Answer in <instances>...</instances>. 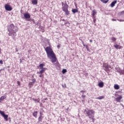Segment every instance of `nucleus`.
Here are the masks:
<instances>
[{
	"mask_svg": "<svg viewBox=\"0 0 124 124\" xmlns=\"http://www.w3.org/2000/svg\"><path fill=\"white\" fill-rule=\"evenodd\" d=\"M39 66H40L41 69L46 68H44L43 67V66H44V64H40Z\"/></svg>",
	"mask_w": 124,
	"mask_h": 124,
	"instance_id": "a878e982",
	"label": "nucleus"
},
{
	"mask_svg": "<svg viewBox=\"0 0 124 124\" xmlns=\"http://www.w3.org/2000/svg\"><path fill=\"white\" fill-rule=\"evenodd\" d=\"M103 3H107L108 0H100Z\"/></svg>",
	"mask_w": 124,
	"mask_h": 124,
	"instance_id": "393cba45",
	"label": "nucleus"
},
{
	"mask_svg": "<svg viewBox=\"0 0 124 124\" xmlns=\"http://www.w3.org/2000/svg\"><path fill=\"white\" fill-rule=\"evenodd\" d=\"M121 14H123V13H124V11H122V12H121Z\"/></svg>",
	"mask_w": 124,
	"mask_h": 124,
	"instance_id": "49530a36",
	"label": "nucleus"
},
{
	"mask_svg": "<svg viewBox=\"0 0 124 124\" xmlns=\"http://www.w3.org/2000/svg\"><path fill=\"white\" fill-rule=\"evenodd\" d=\"M16 52H18V49H17V48H16Z\"/></svg>",
	"mask_w": 124,
	"mask_h": 124,
	"instance_id": "09e8293b",
	"label": "nucleus"
},
{
	"mask_svg": "<svg viewBox=\"0 0 124 124\" xmlns=\"http://www.w3.org/2000/svg\"><path fill=\"white\" fill-rule=\"evenodd\" d=\"M0 52H1V49H0Z\"/></svg>",
	"mask_w": 124,
	"mask_h": 124,
	"instance_id": "6e6d98bb",
	"label": "nucleus"
},
{
	"mask_svg": "<svg viewBox=\"0 0 124 124\" xmlns=\"http://www.w3.org/2000/svg\"><path fill=\"white\" fill-rule=\"evenodd\" d=\"M105 67L106 68V69H105V71H107V70H108L109 67H110V66L106 65V66H105Z\"/></svg>",
	"mask_w": 124,
	"mask_h": 124,
	"instance_id": "4be33fe9",
	"label": "nucleus"
},
{
	"mask_svg": "<svg viewBox=\"0 0 124 124\" xmlns=\"http://www.w3.org/2000/svg\"><path fill=\"white\" fill-rule=\"evenodd\" d=\"M114 88L115 90H119V89H120V86H119V85L118 84H115L114 86Z\"/></svg>",
	"mask_w": 124,
	"mask_h": 124,
	"instance_id": "f8f14e48",
	"label": "nucleus"
},
{
	"mask_svg": "<svg viewBox=\"0 0 124 124\" xmlns=\"http://www.w3.org/2000/svg\"><path fill=\"white\" fill-rule=\"evenodd\" d=\"M67 109H68V108H67Z\"/></svg>",
	"mask_w": 124,
	"mask_h": 124,
	"instance_id": "bf43d9fd",
	"label": "nucleus"
},
{
	"mask_svg": "<svg viewBox=\"0 0 124 124\" xmlns=\"http://www.w3.org/2000/svg\"><path fill=\"white\" fill-rule=\"evenodd\" d=\"M26 21H28L29 22H31V19H27V20H26Z\"/></svg>",
	"mask_w": 124,
	"mask_h": 124,
	"instance_id": "4c0bfd02",
	"label": "nucleus"
},
{
	"mask_svg": "<svg viewBox=\"0 0 124 124\" xmlns=\"http://www.w3.org/2000/svg\"><path fill=\"white\" fill-rule=\"evenodd\" d=\"M62 10L64 12H65V15L68 16L69 15V11H68V5L66 3V2L65 1V3L63 2H62Z\"/></svg>",
	"mask_w": 124,
	"mask_h": 124,
	"instance_id": "7ed1b4c3",
	"label": "nucleus"
},
{
	"mask_svg": "<svg viewBox=\"0 0 124 124\" xmlns=\"http://www.w3.org/2000/svg\"><path fill=\"white\" fill-rule=\"evenodd\" d=\"M111 40H112V42H115V41H116V40H117V39H116V38L113 37L111 38Z\"/></svg>",
	"mask_w": 124,
	"mask_h": 124,
	"instance_id": "b1692460",
	"label": "nucleus"
},
{
	"mask_svg": "<svg viewBox=\"0 0 124 124\" xmlns=\"http://www.w3.org/2000/svg\"><path fill=\"white\" fill-rule=\"evenodd\" d=\"M0 64H3V62L2 60H0Z\"/></svg>",
	"mask_w": 124,
	"mask_h": 124,
	"instance_id": "72a5a7b5",
	"label": "nucleus"
},
{
	"mask_svg": "<svg viewBox=\"0 0 124 124\" xmlns=\"http://www.w3.org/2000/svg\"><path fill=\"white\" fill-rule=\"evenodd\" d=\"M83 46H84V47H86V45H85V44H83Z\"/></svg>",
	"mask_w": 124,
	"mask_h": 124,
	"instance_id": "3c124183",
	"label": "nucleus"
},
{
	"mask_svg": "<svg viewBox=\"0 0 124 124\" xmlns=\"http://www.w3.org/2000/svg\"><path fill=\"white\" fill-rule=\"evenodd\" d=\"M98 86L99 87H100V88H103V86H104V83H103V82H101L99 83Z\"/></svg>",
	"mask_w": 124,
	"mask_h": 124,
	"instance_id": "1a4fd4ad",
	"label": "nucleus"
},
{
	"mask_svg": "<svg viewBox=\"0 0 124 124\" xmlns=\"http://www.w3.org/2000/svg\"><path fill=\"white\" fill-rule=\"evenodd\" d=\"M3 118L4 119V120H5V121H6V122H7V121H8V115L7 114H5L3 116Z\"/></svg>",
	"mask_w": 124,
	"mask_h": 124,
	"instance_id": "4468645a",
	"label": "nucleus"
},
{
	"mask_svg": "<svg viewBox=\"0 0 124 124\" xmlns=\"http://www.w3.org/2000/svg\"><path fill=\"white\" fill-rule=\"evenodd\" d=\"M84 101H85V100H82V102H84Z\"/></svg>",
	"mask_w": 124,
	"mask_h": 124,
	"instance_id": "5fc2aeb1",
	"label": "nucleus"
},
{
	"mask_svg": "<svg viewBox=\"0 0 124 124\" xmlns=\"http://www.w3.org/2000/svg\"><path fill=\"white\" fill-rule=\"evenodd\" d=\"M7 28V30L9 31L8 33L9 36L14 37L17 35V34H16V32L18 31V27H17V26H15L13 24H11L8 26Z\"/></svg>",
	"mask_w": 124,
	"mask_h": 124,
	"instance_id": "f03ea898",
	"label": "nucleus"
},
{
	"mask_svg": "<svg viewBox=\"0 0 124 124\" xmlns=\"http://www.w3.org/2000/svg\"><path fill=\"white\" fill-rule=\"evenodd\" d=\"M78 11L77 9H73L72 10V12H73V13H74V14H75V13H77Z\"/></svg>",
	"mask_w": 124,
	"mask_h": 124,
	"instance_id": "2eb2a0df",
	"label": "nucleus"
},
{
	"mask_svg": "<svg viewBox=\"0 0 124 124\" xmlns=\"http://www.w3.org/2000/svg\"><path fill=\"white\" fill-rule=\"evenodd\" d=\"M40 116L42 117V113L41 112L40 113Z\"/></svg>",
	"mask_w": 124,
	"mask_h": 124,
	"instance_id": "37998d69",
	"label": "nucleus"
},
{
	"mask_svg": "<svg viewBox=\"0 0 124 124\" xmlns=\"http://www.w3.org/2000/svg\"><path fill=\"white\" fill-rule=\"evenodd\" d=\"M114 47H115L116 49H121V46L119 45H115L114 46Z\"/></svg>",
	"mask_w": 124,
	"mask_h": 124,
	"instance_id": "dca6fc26",
	"label": "nucleus"
},
{
	"mask_svg": "<svg viewBox=\"0 0 124 124\" xmlns=\"http://www.w3.org/2000/svg\"><path fill=\"white\" fill-rule=\"evenodd\" d=\"M112 21H117V20L113 18V19H112Z\"/></svg>",
	"mask_w": 124,
	"mask_h": 124,
	"instance_id": "c03bdc74",
	"label": "nucleus"
},
{
	"mask_svg": "<svg viewBox=\"0 0 124 124\" xmlns=\"http://www.w3.org/2000/svg\"><path fill=\"white\" fill-rule=\"evenodd\" d=\"M86 48L87 49V50L88 52H90V48H89V46H88V45H86Z\"/></svg>",
	"mask_w": 124,
	"mask_h": 124,
	"instance_id": "cd10ccee",
	"label": "nucleus"
},
{
	"mask_svg": "<svg viewBox=\"0 0 124 124\" xmlns=\"http://www.w3.org/2000/svg\"><path fill=\"white\" fill-rule=\"evenodd\" d=\"M32 3L34 5L37 4V0H32Z\"/></svg>",
	"mask_w": 124,
	"mask_h": 124,
	"instance_id": "f3484780",
	"label": "nucleus"
},
{
	"mask_svg": "<svg viewBox=\"0 0 124 124\" xmlns=\"http://www.w3.org/2000/svg\"><path fill=\"white\" fill-rule=\"evenodd\" d=\"M80 93H86V92L84 90L80 91Z\"/></svg>",
	"mask_w": 124,
	"mask_h": 124,
	"instance_id": "ea45409f",
	"label": "nucleus"
},
{
	"mask_svg": "<svg viewBox=\"0 0 124 124\" xmlns=\"http://www.w3.org/2000/svg\"><path fill=\"white\" fill-rule=\"evenodd\" d=\"M84 112H86L88 117H89V119H91V118H93V115H94L95 112L93 111V110L92 109H87L84 110Z\"/></svg>",
	"mask_w": 124,
	"mask_h": 124,
	"instance_id": "20e7f679",
	"label": "nucleus"
},
{
	"mask_svg": "<svg viewBox=\"0 0 124 124\" xmlns=\"http://www.w3.org/2000/svg\"><path fill=\"white\" fill-rule=\"evenodd\" d=\"M31 23H33V24H35V21L34 19H31Z\"/></svg>",
	"mask_w": 124,
	"mask_h": 124,
	"instance_id": "c756f323",
	"label": "nucleus"
},
{
	"mask_svg": "<svg viewBox=\"0 0 124 124\" xmlns=\"http://www.w3.org/2000/svg\"><path fill=\"white\" fill-rule=\"evenodd\" d=\"M0 114L1 115V116H2V117H3V116L5 115V113H4V111L1 110H0Z\"/></svg>",
	"mask_w": 124,
	"mask_h": 124,
	"instance_id": "5701e85b",
	"label": "nucleus"
},
{
	"mask_svg": "<svg viewBox=\"0 0 124 124\" xmlns=\"http://www.w3.org/2000/svg\"><path fill=\"white\" fill-rule=\"evenodd\" d=\"M82 44H83V45H84V44H85L84 43V42H82Z\"/></svg>",
	"mask_w": 124,
	"mask_h": 124,
	"instance_id": "4d7b16f0",
	"label": "nucleus"
},
{
	"mask_svg": "<svg viewBox=\"0 0 124 124\" xmlns=\"http://www.w3.org/2000/svg\"><path fill=\"white\" fill-rule=\"evenodd\" d=\"M81 97H82V98L84 99V98L86 97V95H84V93H83V94L81 95Z\"/></svg>",
	"mask_w": 124,
	"mask_h": 124,
	"instance_id": "473e14b6",
	"label": "nucleus"
},
{
	"mask_svg": "<svg viewBox=\"0 0 124 124\" xmlns=\"http://www.w3.org/2000/svg\"><path fill=\"white\" fill-rule=\"evenodd\" d=\"M118 72H119V73H120V75H124V71L123 70H120V71H118Z\"/></svg>",
	"mask_w": 124,
	"mask_h": 124,
	"instance_id": "6ab92c4d",
	"label": "nucleus"
},
{
	"mask_svg": "<svg viewBox=\"0 0 124 124\" xmlns=\"http://www.w3.org/2000/svg\"><path fill=\"white\" fill-rule=\"evenodd\" d=\"M62 21H63V22H65V19H62Z\"/></svg>",
	"mask_w": 124,
	"mask_h": 124,
	"instance_id": "de8ad7c7",
	"label": "nucleus"
},
{
	"mask_svg": "<svg viewBox=\"0 0 124 124\" xmlns=\"http://www.w3.org/2000/svg\"><path fill=\"white\" fill-rule=\"evenodd\" d=\"M67 72V70L66 69H63L62 70V74H64Z\"/></svg>",
	"mask_w": 124,
	"mask_h": 124,
	"instance_id": "aec40b11",
	"label": "nucleus"
},
{
	"mask_svg": "<svg viewBox=\"0 0 124 124\" xmlns=\"http://www.w3.org/2000/svg\"><path fill=\"white\" fill-rule=\"evenodd\" d=\"M23 15L26 19H30V18H31V15L28 13L24 14Z\"/></svg>",
	"mask_w": 124,
	"mask_h": 124,
	"instance_id": "0eeeda50",
	"label": "nucleus"
},
{
	"mask_svg": "<svg viewBox=\"0 0 124 124\" xmlns=\"http://www.w3.org/2000/svg\"><path fill=\"white\" fill-rule=\"evenodd\" d=\"M6 98V96H2L0 98V102H1V101H3V100L5 99Z\"/></svg>",
	"mask_w": 124,
	"mask_h": 124,
	"instance_id": "9b49d317",
	"label": "nucleus"
},
{
	"mask_svg": "<svg viewBox=\"0 0 124 124\" xmlns=\"http://www.w3.org/2000/svg\"><path fill=\"white\" fill-rule=\"evenodd\" d=\"M17 84L18 86H21V82H20V81H17Z\"/></svg>",
	"mask_w": 124,
	"mask_h": 124,
	"instance_id": "7c9ffc66",
	"label": "nucleus"
},
{
	"mask_svg": "<svg viewBox=\"0 0 124 124\" xmlns=\"http://www.w3.org/2000/svg\"><path fill=\"white\" fill-rule=\"evenodd\" d=\"M46 68L45 69H41V70L40 71V74H42V73H44V71H45Z\"/></svg>",
	"mask_w": 124,
	"mask_h": 124,
	"instance_id": "412c9836",
	"label": "nucleus"
},
{
	"mask_svg": "<svg viewBox=\"0 0 124 124\" xmlns=\"http://www.w3.org/2000/svg\"><path fill=\"white\" fill-rule=\"evenodd\" d=\"M97 13V12H96V11L95 10H93L92 11V16H93V17H94L95 16H94L95 15V14H96Z\"/></svg>",
	"mask_w": 124,
	"mask_h": 124,
	"instance_id": "9d476101",
	"label": "nucleus"
},
{
	"mask_svg": "<svg viewBox=\"0 0 124 124\" xmlns=\"http://www.w3.org/2000/svg\"><path fill=\"white\" fill-rule=\"evenodd\" d=\"M118 21H119V22H124V20H122V19H118Z\"/></svg>",
	"mask_w": 124,
	"mask_h": 124,
	"instance_id": "e433bc0d",
	"label": "nucleus"
},
{
	"mask_svg": "<svg viewBox=\"0 0 124 124\" xmlns=\"http://www.w3.org/2000/svg\"><path fill=\"white\" fill-rule=\"evenodd\" d=\"M57 48H58V49H59V48H61V46L58 45L57 46Z\"/></svg>",
	"mask_w": 124,
	"mask_h": 124,
	"instance_id": "a19ab883",
	"label": "nucleus"
},
{
	"mask_svg": "<svg viewBox=\"0 0 124 124\" xmlns=\"http://www.w3.org/2000/svg\"><path fill=\"white\" fill-rule=\"evenodd\" d=\"M62 86L63 87V85H62Z\"/></svg>",
	"mask_w": 124,
	"mask_h": 124,
	"instance_id": "13d9d810",
	"label": "nucleus"
},
{
	"mask_svg": "<svg viewBox=\"0 0 124 124\" xmlns=\"http://www.w3.org/2000/svg\"><path fill=\"white\" fill-rule=\"evenodd\" d=\"M47 58L51 60V62L54 63L57 62V57H56V54L54 53L53 49L50 46H47L45 48Z\"/></svg>",
	"mask_w": 124,
	"mask_h": 124,
	"instance_id": "f257e3e1",
	"label": "nucleus"
},
{
	"mask_svg": "<svg viewBox=\"0 0 124 124\" xmlns=\"http://www.w3.org/2000/svg\"><path fill=\"white\" fill-rule=\"evenodd\" d=\"M37 111H36L32 113V115L34 117V118H37Z\"/></svg>",
	"mask_w": 124,
	"mask_h": 124,
	"instance_id": "ddd939ff",
	"label": "nucleus"
},
{
	"mask_svg": "<svg viewBox=\"0 0 124 124\" xmlns=\"http://www.w3.org/2000/svg\"><path fill=\"white\" fill-rule=\"evenodd\" d=\"M90 42H91V43H92V42H93V40H90Z\"/></svg>",
	"mask_w": 124,
	"mask_h": 124,
	"instance_id": "8fccbe9b",
	"label": "nucleus"
},
{
	"mask_svg": "<svg viewBox=\"0 0 124 124\" xmlns=\"http://www.w3.org/2000/svg\"><path fill=\"white\" fill-rule=\"evenodd\" d=\"M35 25H36V26H38V24H39L38 22H37V23H35Z\"/></svg>",
	"mask_w": 124,
	"mask_h": 124,
	"instance_id": "a18cd8bd",
	"label": "nucleus"
},
{
	"mask_svg": "<svg viewBox=\"0 0 124 124\" xmlns=\"http://www.w3.org/2000/svg\"><path fill=\"white\" fill-rule=\"evenodd\" d=\"M20 62H22V59H20Z\"/></svg>",
	"mask_w": 124,
	"mask_h": 124,
	"instance_id": "603ef678",
	"label": "nucleus"
},
{
	"mask_svg": "<svg viewBox=\"0 0 124 124\" xmlns=\"http://www.w3.org/2000/svg\"><path fill=\"white\" fill-rule=\"evenodd\" d=\"M65 88H66V84H64Z\"/></svg>",
	"mask_w": 124,
	"mask_h": 124,
	"instance_id": "864d4df0",
	"label": "nucleus"
},
{
	"mask_svg": "<svg viewBox=\"0 0 124 124\" xmlns=\"http://www.w3.org/2000/svg\"><path fill=\"white\" fill-rule=\"evenodd\" d=\"M31 81H32V83L33 84L35 83V82H36V79H35V78H34L33 79H31Z\"/></svg>",
	"mask_w": 124,
	"mask_h": 124,
	"instance_id": "c85d7f7f",
	"label": "nucleus"
},
{
	"mask_svg": "<svg viewBox=\"0 0 124 124\" xmlns=\"http://www.w3.org/2000/svg\"><path fill=\"white\" fill-rule=\"evenodd\" d=\"M42 120H43V116H39L38 118V122H42Z\"/></svg>",
	"mask_w": 124,
	"mask_h": 124,
	"instance_id": "a211bd4d",
	"label": "nucleus"
},
{
	"mask_svg": "<svg viewBox=\"0 0 124 124\" xmlns=\"http://www.w3.org/2000/svg\"><path fill=\"white\" fill-rule=\"evenodd\" d=\"M117 3V0H115L114 1H112L110 4V6L111 7H114L115 6V5Z\"/></svg>",
	"mask_w": 124,
	"mask_h": 124,
	"instance_id": "6e6552de",
	"label": "nucleus"
},
{
	"mask_svg": "<svg viewBox=\"0 0 124 124\" xmlns=\"http://www.w3.org/2000/svg\"><path fill=\"white\" fill-rule=\"evenodd\" d=\"M88 75H89V74L88 73H85V76H88Z\"/></svg>",
	"mask_w": 124,
	"mask_h": 124,
	"instance_id": "79ce46f5",
	"label": "nucleus"
},
{
	"mask_svg": "<svg viewBox=\"0 0 124 124\" xmlns=\"http://www.w3.org/2000/svg\"><path fill=\"white\" fill-rule=\"evenodd\" d=\"M91 119H92V122H93V123H94V118H93V117H92Z\"/></svg>",
	"mask_w": 124,
	"mask_h": 124,
	"instance_id": "c9c22d12",
	"label": "nucleus"
},
{
	"mask_svg": "<svg viewBox=\"0 0 124 124\" xmlns=\"http://www.w3.org/2000/svg\"><path fill=\"white\" fill-rule=\"evenodd\" d=\"M39 77L40 78L43 77V75H42V74H41V75L39 76Z\"/></svg>",
	"mask_w": 124,
	"mask_h": 124,
	"instance_id": "58836bf2",
	"label": "nucleus"
},
{
	"mask_svg": "<svg viewBox=\"0 0 124 124\" xmlns=\"http://www.w3.org/2000/svg\"><path fill=\"white\" fill-rule=\"evenodd\" d=\"M5 9L7 10V11H11L13 8L10 6V5L6 4L5 5Z\"/></svg>",
	"mask_w": 124,
	"mask_h": 124,
	"instance_id": "423d86ee",
	"label": "nucleus"
},
{
	"mask_svg": "<svg viewBox=\"0 0 124 124\" xmlns=\"http://www.w3.org/2000/svg\"><path fill=\"white\" fill-rule=\"evenodd\" d=\"M104 98V96H101L99 97L96 98V99H103Z\"/></svg>",
	"mask_w": 124,
	"mask_h": 124,
	"instance_id": "bb28decb",
	"label": "nucleus"
},
{
	"mask_svg": "<svg viewBox=\"0 0 124 124\" xmlns=\"http://www.w3.org/2000/svg\"><path fill=\"white\" fill-rule=\"evenodd\" d=\"M108 0L109 1V0Z\"/></svg>",
	"mask_w": 124,
	"mask_h": 124,
	"instance_id": "052dcab7",
	"label": "nucleus"
},
{
	"mask_svg": "<svg viewBox=\"0 0 124 124\" xmlns=\"http://www.w3.org/2000/svg\"><path fill=\"white\" fill-rule=\"evenodd\" d=\"M115 96L116 97L115 99L117 102H121V100L123 99V96H120L118 94H115Z\"/></svg>",
	"mask_w": 124,
	"mask_h": 124,
	"instance_id": "39448f33",
	"label": "nucleus"
},
{
	"mask_svg": "<svg viewBox=\"0 0 124 124\" xmlns=\"http://www.w3.org/2000/svg\"><path fill=\"white\" fill-rule=\"evenodd\" d=\"M93 23H95V22L96 21V19H95V17H93Z\"/></svg>",
	"mask_w": 124,
	"mask_h": 124,
	"instance_id": "2f4dec72",
	"label": "nucleus"
},
{
	"mask_svg": "<svg viewBox=\"0 0 124 124\" xmlns=\"http://www.w3.org/2000/svg\"><path fill=\"white\" fill-rule=\"evenodd\" d=\"M33 84V83H32V82H30L29 83V86H33V84Z\"/></svg>",
	"mask_w": 124,
	"mask_h": 124,
	"instance_id": "f704fd0d",
	"label": "nucleus"
}]
</instances>
